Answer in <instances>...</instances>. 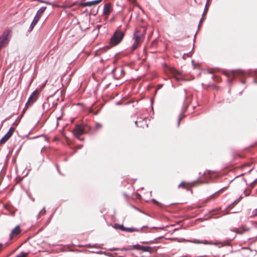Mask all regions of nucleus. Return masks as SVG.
Returning <instances> with one entry per match:
<instances>
[{
  "label": "nucleus",
  "instance_id": "nucleus-1",
  "mask_svg": "<svg viewBox=\"0 0 257 257\" xmlns=\"http://www.w3.org/2000/svg\"><path fill=\"white\" fill-rule=\"evenodd\" d=\"M232 73L233 78L239 77L242 78L246 77H252L254 78L253 82L257 84V70H249L247 72L241 70H236L232 71Z\"/></svg>",
  "mask_w": 257,
  "mask_h": 257
},
{
  "label": "nucleus",
  "instance_id": "nucleus-2",
  "mask_svg": "<svg viewBox=\"0 0 257 257\" xmlns=\"http://www.w3.org/2000/svg\"><path fill=\"white\" fill-rule=\"evenodd\" d=\"M145 34V31L143 32L138 31L135 32L133 35V39L135 41L132 46L133 51L136 50L141 45L144 40Z\"/></svg>",
  "mask_w": 257,
  "mask_h": 257
},
{
  "label": "nucleus",
  "instance_id": "nucleus-3",
  "mask_svg": "<svg viewBox=\"0 0 257 257\" xmlns=\"http://www.w3.org/2000/svg\"><path fill=\"white\" fill-rule=\"evenodd\" d=\"M124 33L122 31H116L110 38V45L115 46L118 44L122 41Z\"/></svg>",
  "mask_w": 257,
  "mask_h": 257
},
{
  "label": "nucleus",
  "instance_id": "nucleus-4",
  "mask_svg": "<svg viewBox=\"0 0 257 257\" xmlns=\"http://www.w3.org/2000/svg\"><path fill=\"white\" fill-rule=\"evenodd\" d=\"M9 32L5 31L0 37V50L5 45L8 43L9 41Z\"/></svg>",
  "mask_w": 257,
  "mask_h": 257
},
{
  "label": "nucleus",
  "instance_id": "nucleus-5",
  "mask_svg": "<svg viewBox=\"0 0 257 257\" xmlns=\"http://www.w3.org/2000/svg\"><path fill=\"white\" fill-rule=\"evenodd\" d=\"M37 99V91H34L31 95L27 103H26V107H28L31 106Z\"/></svg>",
  "mask_w": 257,
  "mask_h": 257
},
{
  "label": "nucleus",
  "instance_id": "nucleus-6",
  "mask_svg": "<svg viewBox=\"0 0 257 257\" xmlns=\"http://www.w3.org/2000/svg\"><path fill=\"white\" fill-rule=\"evenodd\" d=\"M21 232V229L19 225H17L15 228L12 230L11 233L10 234V239H12L14 236H17L20 234Z\"/></svg>",
  "mask_w": 257,
  "mask_h": 257
},
{
  "label": "nucleus",
  "instance_id": "nucleus-7",
  "mask_svg": "<svg viewBox=\"0 0 257 257\" xmlns=\"http://www.w3.org/2000/svg\"><path fill=\"white\" fill-rule=\"evenodd\" d=\"M83 133L84 130L83 128L79 125H76L73 131L74 135L79 138V136Z\"/></svg>",
  "mask_w": 257,
  "mask_h": 257
},
{
  "label": "nucleus",
  "instance_id": "nucleus-8",
  "mask_svg": "<svg viewBox=\"0 0 257 257\" xmlns=\"http://www.w3.org/2000/svg\"><path fill=\"white\" fill-rule=\"evenodd\" d=\"M112 9L109 3L105 4L103 7V15L108 16L111 12Z\"/></svg>",
  "mask_w": 257,
  "mask_h": 257
},
{
  "label": "nucleus",
  "instance_id": "nucleus-9",
  "mask_svg": "<svg viewBox=\"0 0 257 257\" xmlns=\"http://www.w3.org/2000/svg\"><path fill=\"white\" fill-rule=\"evenodd\" d=\"M186 241H188V242H193L194 243H197V244L203 243L204 244H214V245H217L218 244L217 243H211V242H210L207 240H206L201 241V240H199L194 239V240H187Z\"/></svg>",
  "mask_w": 257,
  "mask_h": 257
},
{
  "label": "nucleus",
  "instance_id": "nucleus-10",
  "mask_svg": "<svg viewBox=\"0 0 257 257\" xmlns=\"http://www.w3.org/2000/svg\"><path fill=\"white\" fill-rule=\"evenodd\" d=\"M101 0H94L90 2H87L84 3L82 4V5L84 7H91L92 6H95L99 3Z\"/></svg>",
  "mask_w": 257,
  "mask_h": 257
},
{
  "label": "nucleus",
  "instance_id": "nucleus-11",
  "mask_svg": "<svg viewBox=\"0 0 257 257\" xmlns=\"http://www.w3.org/2000/svg\"><path fill=\"white\" fill-rule=\"evenodd\" d=\"M249 230V228H246L243 226H242L239 228H235L234 231L238 234H242L244 232L248 231Z\"/></svg>",
  "mask_w": 257,
  "mask_h": 257
},
{
  "label": "nucleus",
  "instance_id": "nucleus-12",
  "mask_svg": "<svg viewBox=\"0 0 257 257\" xmlns=\"http://www.w3.org/2000/svg\"><path fill=\"white\" fill-rule=\"evenodd\" d=\"M40 18L38 16H36L34 17V19L33 21V22L31 23V24L30 27V29L31 30H32L35 26L37 24L38 22L39 21Z\"/></svg>",
  "mask_w": 257,
  "mask_h": 257
},
{
  "label": "nucleus",
  "instance_id": "nucleus-13",
  "mask_svg": "<svg viewBox=\"0 0 257 257\" xmlns=\"http://www.w3.org/2000/svg\"><path fill=\"white\" fill-rule=\"evenodd\" d=\"M46 7H41L37 11V14H36V16H38L39 18H40V17L42 15V14L44 13V12L46 10Z\"/></svg>",
  "mask_w": 257,
  "mask_h": 257
},
{
  "label": "nucleus",
  "instance_id": "nucleus-14",
  "mask_svg": "<svg viewBox=\"0 0 257 257\" xmlns=\"http://www.w3.org/2000/svg\"><path fill=\"white\" fill-rule=\"evenodd\" d=\"M172 74V75L175 78V79L177 80V81H179V79L177 77V75L179 74V73L175 69H171L170 70Z\"/></svg>",
  "mask_w": 257,
  "mask_h": 257
},
{
  "label": "nucleus",
  "instance_id": "nucleus-15",
  "mask_svg": "<svg viewBox=\"0 0 257 257\" xmlns=\"http://www.w3.org/2000/svg\"><path fill=\"white\" fill-rule=\"evenodd\" d=\"M11 137L8 134H6L2 139L0 140L1 144L5 143Z\"/></svg>",
  "mask_w": 257,
  "mask_h": 257
},
{
  "label": "nucleus",
  "instance_id": "nucleus-16",
  "mask_svg": "<svg viewBox=\"0 0 257 257\" xmlns=\"http://www.w3.org/2000/svg\"><path fill=\"white\" fill-rule=\"evenodd\" d=\"M142 228H142L141 229H137V228H132V227H130V228L126 227L125 231L129 232H134V231H139L140 230H142Z\"/></svg>",
  "mask_w": 257,
  "mask_h": 257
},
{
  "label": "nucleus",
  "instance_id": "nucleus-17",
  "mask_svg": "<svg viewBox=\"0 0 257 257\" xmlns=\"http://www.w3.org/2000/svg\"><path fill=\"white\" fill-rule=\"evenodd\" d=\"M185 116V115L184 114V111L182 112L179 116L178 120V127L179 126L181 120Z\"/></svg>",
  "mask_w": 257,
  "mask_h": 257
},
{
  "label": "nucleus",
  "instance_id": "nucleus-18",
  "mask_svg": "<svg viewBox=\"0 0 257 257\" xmlns=\"http://www.w3.org/2000/svg\"><path fill=\"white\" fill-rule=\"evenodd\" d=\"M151 248L150 246H142L141 250H143V251H146V252H151Z\"/></svg>",
  "mask_w": 257,
  "mask_h": 257
},
{
  "label": "nucleus",
  "instance_id": "nucleus-19",
  "mask_svg": "<svg viewBox=\"0 0 257 257\" xmlns=\"http://www.w3.org/2000/svg\"><path fill=\"white\" fill-rule=\"evenodd\" d=\"M142 245L139 244H136L130 246V249H137V250H141Z\"/></svg>",
  "mask_w": 257,
  "mask_h": 257
},
{
  "label": "nucleus",
  "instance_id": "nucleus-20",
  "mask_svg": "<svg viewBox=\"0 0 257 257\" xmlns=\"http://www.w3.org/2000/svg\"><path fill=\"white\" fill-rule=\"evenodd\" d=\"M14 131H15V128L13 127H11L9 129V131L6 134H8L9 135V136L10 137H11L12 136L13 133L14 132Z\"/></svg>",
  "mask_w": 257,
  "mask_h": 257
},
{
  "label": "nucleus",
  "instance_id": "nucleus-21",
  "mask_svg": "<svg viewBox=\"0 0 257 257\" xmlns=\"http://www.w3.org/2000/svg\"><path fill=\"white\" fill-rule=\"evenodd\" d=\"M115 228H117V227L120 229L122 231H125L126 227H124L123 225H119L116 224L115 225Z\"/></svg>",
  "mask_w": 257,
  "mask_h": 257
},
{
  "label": "nucleus",
  "instance_id": "nucleus-22",
  "mask_svg": "<svg viewBox=\"0 0 257 257\" xmlns=\"http://www.w3.org/2000/svg\"><path fill=\"white\" fill-rule=\"evenodd\" d=\"M28 253L24 252H22L20 254L17 256V257H26Z\"/></svg>",
  "mask_w": 257,
  "mask_h": 257
},
{
  "label": "nucleus",
  "instance_id": "nucleus-23",
  "mask_svg": "<svg viewBox=\"0 0 257 257\" xmlns=\"http://www.w3.org/2000/svg\"><path fill=\"white\" fill-rule=\"evenodd\" d=\"M46 210H45V207H44L43 208V209L42 210H41L38 214V216L39 215H40L41 214L42 215H44L45 213H46Z\"/></svg>",
  "mask_w": 257,
  "mask_h": 257
},
{
  "label": "nucleus",
  "instance_id": "nucleus-24",
  "mask_svg": "<svg viewBox=\"0 0 257 257\" xmlns=\"http://www.w3.org/2000/svg\"><path fill=\"white\" fill-rule=\"evenodd\" d=\"M101 127H102V125L101 124L96 123L95 125V128L96 130H98V129L100 128Z\"/></svg>",
  "mask_w": 257,
  "mask_h": 257
},
{
  "label": "nucleus",
  "instance_id": "nucleus-25",
  "mask_svg": "<svg viewBox=\"0 0 257 257\" xmlns=\"http://www.w3.org/2000/svg\"><path fill=\"white\" fill-rule=\"evenodd\" d=\"M185 186V182H182L179 185L178 188H180L181 187Z\"/></svg>",
  "mask_w": 257,
  "mask_h": 257
},
{
  "label": "nucleus",
  "instance_id": "nucleus-26",
  "mask_svg": "<svg viewBox=\"0 0 257 257\" xmlns=\"http://www.w3.org/2000/svg\"><path fill=\"white\" fill-rule=\"evenodd\" d=\"M130 249V248H125V247H123L121 249V250L122 251H123V250H128Z\"/></svg>",
  "mask_w": 257,
  "mask_h": 257
},
{
  "label": "nucleus",
  "instance_id": "nucleus-27",
  "mask_svg": "<svg viewBox=\"0 0 257 257\" xmlns=\"http://www.w3.org/2000/svg\"><path fill=\"white\" fill-rule=\"evenodd\" d=\"M254 215L255 216H257V208L255 209L254 210Z\"/></svg>",
  "mask_w": 257,
  "mask_h": 257
},
{
  "label": "nucleus",
  "instance_id": "nucleus-28",
  "mask_svg": "<svg viewBox=\"0 0 257 257\" xmlns=\"http://www.w3.org/2000/svg\"><path fill=\"white\" fill-rule=\"evenodd\" d=\"M152 201H153L154 203H155L156 204H158V203H158V202L156 200H155V199H152Z\"/></svg>",
  "mask_w": 257,
  "mask_h": 257
},
{
  "label": "nucleus",
  "instance_id": "nucleus-29",
  "mask_svg": "<svg viewBox=\"0 0 257 257\" xmlns=\"http://www.w3.org/2000/svg\"><path fill=\"white\" fill-rule=\"evenodd\" d=\"M202 20V18H201V20H200V24H199V25H198V29H199V28L200 25V23H201V22Z\"/></svg>",
  "mask_w": 257,
  "mask_h": 257
},
{
  "label": "nucleus",
  "instance_id": "nucleus-30",
  "mask_svg": "<svg viewBox=\"0 0 257 257\" xmlns=\"http://www.w3.org/2000/svg\"><path fill=\"white\" fill-rule=\"evenodd\" d=\"M206 6H207V5L206 4ZM205 11H207V9L206 8V6H205V8L204 9V13H205Z\"/></svg>",
  "mask_w": 257,
  "mask_h": 257
},
{
  "label": "nucleus",
  "instance_id": "nucleus-31",
  "mask_svg": "<svg viewBox=\"0 0 257 257\" xmlns=\"http://www.w3.org/2000/svg\"><path fill=\"white\" fill-rule=\"evenodd\" d=\"M197 31L196 32L195 35H194V41H195V38H196V36L197 35Z\"/></svg>",
  "mask_w": 257,
  "mask_h": 257
},
{
  "label": "nucleus",
  "instance_id": "nucleus-32",
  "mask_svg": "<svg viewBox=\"0 0 257 257\" xmlns=\"http://www.w3.org/2000/svg\"><path fill=\"white\" fill-rule=\"evenodd\" d=\"M47 82V80H46V82L45 83V84L43 85L42 88H43V87H44L45 86V85H46V83Z\"/></svg>",
  "mask_w": 257,
  "mask_h": 257
},
{
  "label": "nucleus",
  "instance_id": "nucleus-33",
  "mask_svg": "<svg viewBox=\"0 0 257 257\" xmlns=\"http://www.w3.org/2000/svg\"><path fill=\"white\" fill-rule=\"evenodd\" d=\"M127 1L130 2H132V3H133L134 1V0H127Z\"/></svg>",
  "mask_w": 257,
  "mask_h": 257
},
{
  "label": "nucleus",
  "instance_id": "nucleus-34",
  "mask_svg": "<svg viewBox=\"0 0 257 257\" xmlns=\"http://www.w3.org/2000/svg\"><path fill=\"white\" fill-rule=\"evenodd\" d=\"M241 82L242 83H245V81H244V80H241Z\"/></svg>",
  "mask_w": 257,
  "mask_h": 257
},
{
  "label": "nucleus",
  "instance_id": "nucleus-35",
  "mask_svg": "<svg viewBox=\"0 0 257 257\" xmlns=\"http://www.w3.org/2000/svg\"><path fill=\"white\" fill-rule=\"evenodd\" d=\"M81 148V146H79L78 147V149H80Z\"/></svg>",
  "mask_w": 257,
  "mask_h": 257
},
{
  "label": "nucleus",
  "instance_id": "nucleus-36",
  "mask_svg": "<svg viewBox=\"0 0 257 257\" xmlns=\"http://www.w3.org/2000/svg\"><path fill=\"white\" fill-rule=\"evenodd\" d=\"M135 123L136 125L137 126H138V125H137L138 121H136Z\"/></svg>",
  "mask_w": 257,
  "mask_h": 257
},
{
  "label": "nucleus",
  "instance_id": "nucleus-37",
  "mask_svg": "<svg viewBox=\"0 0 257 257\" xmlns=\"http://www.w3.org/2000/svg\"><path fill=\"white\" fill-rule=\"evenodd\" d=\"M111 250H117V249H116V248H113L112 249H111Z\"/></svg>",
  "mask_w": 257,
  "mask_h": 257
},
{
  "label": "nucleus",
  "instance_id": "nucleus-38",
  "mask_svg": "<svg viewBox=\"0 0 257 257\" xmlns=\"http://www.w3.org/2000/svg\"><path fill=\"white\" fill-rule=\"evenodd\" d=\"M209 1H210V0H207V1L206 5H207V4H208V3H209Z\"/></svg>",
  "mask_w": 257,
  "mask_h": 257
},
{
  "label": "nucleus",
  "instance_id": "nucleus-39",
  "mask_svg": "<svg viewBox=\"0 0 257 257\" xmlns=\"http://www.w3.org/2000/svg\"><path fill=\"white\" fill-rule=\"evenodd\" d=\"M25 111V109L24 108V109H23V113H24Z\"/></svg>",
  "mask_w": 257,
  "mask_h": 257
},
{
  "label": "nucleus",
  "instance_id": "nucleus-40",
  "mask_svg": "<svg viewBox=\"0 0 257 257\" xmlns=\"http://www.w3.org/2000/svg\"><path fill=\"white\" fill-rule=\"evenodd\" d=\"M97 253H101V251H99V252H97Z\"/></svg>",
  "mask_w": 257,
  "mask_h": 257
},
{
  "label": "nucleus",
  "instance_id": "nucleus-41",
  "mask_svg": "<svg viewBox=\"0 0 257 257\" xmlns=\"http://www.w3.org/2000/svg\"><path fill=\"white\" fill-rule=\"evenodd\" d=\"M1 245H2V244H1V243H0V246H1Z\"/></svg>",
  "mask_w": 257,
  "mask_h": 257
}]
</instances>
